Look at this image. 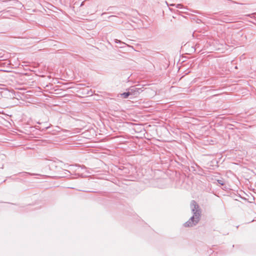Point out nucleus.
Returning <instances> with one entry per match:
<instances>
[{"label":"nucleus","instance_id":"20e7f679","mask_svg":"<svg viewBox=\"0 0 256 256\" xmlns=\"http://www.w3.org/2000/svg\"><path fill=\"white\" fill-rule=\"evenodd\" d=\"M218 184L222 186L224 185L225 184L224 182L222 180H218Z\"/></svg>","mask_w":256,"mask_h":256},{"label":"nucleus","instance_id":"f03ea898","mask_svg":"<svg viewBox=\"0 0 256 256\" xmlns=\"http://www.w3.org/2000/svg\"><path fill=\"white\" fill-rule=\"evenodd\" d=\"M190 208L192 211L194 212H200V210L199 208L198 205L195 201H192L190 203Z\"/></svg>","mask_w":256,"mask_h":256},{"label":"nucleus","instance_id":"7ed1b4c3","mask_svg":"<svg viewBox=\"0 0 256 256\" xmlns=\"http://www.w3.org/2000/svg\"><path fill=\"white\" fill-rule=\"evenodd\" d=\"M122 95L123 96L124 98H126L130 96L129 92H124L122 94Z\"/></svg>","mask_w":256,"mask_h":256},{"label":"nucleus","instance_id":"f257e3e1","mask_svg":"<svg viewBox=\"0 0 256 256\" xmlns=\"http://www.w3.org/2000/svg\"><path fill=\"white\" fill-rule=\"evenodd\" d=\"M201 212H194L192 216L184 224L186 227H190L196 224L200 220Z\"/></svg>","mask_w":256,"mask_h":256}]
</instances>
